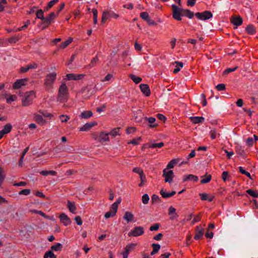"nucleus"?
I'll return each mask as SVG.
<instances>
[{
	"instance_id": "1",
	"label": "nucleus",
	"mask_w": 258,
	"mask_h": 258,
	"mask_svg": "<svg viewBox=\"0 0 258 258\" xmlns=\"http://www.w3.org/2000/svg\"><path fill=\"white\" fill-rule=\"evenodd\" d=\"M69 98V89L64 82L60 85L58 91V100L61 102H66Z\"/></svg>"
},
{
	"instance_id": "2",
	"label": "nucleus",
	"mask_w": 258,
	"mask_h": 258,
	"mask_svg": "<svg viewBox=\"0 0 258 258\" xmlns=\"http://www.w3.org/2000/svg\"><path fill=\"white\" fill-rule=\"evenodd\" d=\"M56 76L57 74L55 72L48 74L46 76L44 80V86L46 90L49 91L53 88Z\"/></svg>"
},
{
	"instance_id": "3",
	"label": "nucleus",
	"mask_w": 258,
	"mask_h": 258,
	"mask_svg": "<svg viewBox=\"0 0 258 258\" xmlns=\"http://www.w3.org/2000/svg\"><path fill=\"white\" fill-rule=\"evenodd\" d=\"M36 92L30 91L26 92L22 98V105L23 106H28L32 104L33 100L36 98Z\"/></svg>"
},
{
	"instance_id": "4",
	"label": "nucleus",
	"mask_w": 258,
	"mask_h": 258,
	"mask_svg": "<svg viewBox=\"0 0 258 258\" xmlns=\"http://www.w3.org/2000/svg\"><path fill=\"white\" fill-rule=\"evenodd\" d=\"M109 134L102 132L98 135L96 133H94L92 135V138L96 141L100 143H103L105 142H109Z\"/></svg>"
},
{
	"instance_id": "5",
	"label": "nucleus",
	"mask_w": 258,
	"mask_h": 258,
	"mask_svg": "<svg viewBox=\"0 0 258 258\" xmlns=\"http://www.w3.org/2000/svg\"><path fill=\"white\" fill-rule=\"evenodd\" d=\"M119 17V15L115 13L114 12L111 11H104L102 13L101 23L104 24L106 21L109 18H113L114 19H117Z\"/></svg>"
},
{
	"instance_id": "6",
	"label": "nucleus",
	"mask_w": 258,
	"mask_h": 258,
	"mask_svg": "<svg viewBox=\"0 0 258 258\" xmlns=\"http://www.w3.org/2000/svg\"><path fill=\"white\" fill-rule=\"evenodd\" d=\"M172 17L173 18L177 21L181 20V16L183 15V9L178 8L175 5H172Z\"/></svg>"
},
{
	"instance_id": "7",
	"label": "nucleus",
	"mask_w": 258,
	"mask_h": 258,
	"mask_svg": "<svg viewBox=\"0 0 258 258\" xmlns=\"http://www.w3.org/2000/svg\"><path fill=\"white\" fill-rule=\"evenodd\" d=\"M144 233V229L141 226L135 227L128 233L130 237H137L142 235Z\"/></svg>"
},
{
	"instance_id": "8",
	"label": "nucleus",
	"mask_w": 258,
	"mask_h": 258,
	"mask_svg": "<svg viewBox=\"0 0 258 258\" xmlns=\"http://www.w3.org/2000/svg\"><path fill=\"white\" fill-rule=\"evenodd\" d=\"M163 177L165 182L171 183L174 177V173L172 170L164 169L163 170Z\"/></svg>"
},
{
	"instance_id": "9",
	"label": "nucleus",
	"mask_w": 258,
	"mask_h": 258,
	"mask_svg": "<svg viewBox=\"0 0 258 258\" xmlns=\"http://www.w3.org/2000/svg\"><path fill=\"white\" fill-rule=\"evenodd\" d=\"M195 16L200 20L205 21L211 19L213 17V14L210 11H206L202 13H196Z\"/></svg>"
},
{
	"instance_id": "10",
	"label": "nucleus",
	"mask_w": 258,
	"mask_h": 258,
	"mask_svg": "<svg viewBox=\"0 0 258 258\" xmlns=\"http://www.w3.org/2000/svg\"><path fill=\"white\" fill-rule=\"evenodd\" d=\"M43 115L39 112L35 113L33 114L34 120L40 125H44L47 123L46 120L43 118Z\"/></svg>"
},
{
	"instance_id": "11",
	"label": "nucleus",
	"mask_w": 258,
	"mask_h": 258,
	"mask_svg": "<svg viewBox=\"0 0 258 258\" xmlns=\"http://www.w3.org/2000/svg\"><path fill=\"white\" fill-rule=\"evenodd\" d=\"M117 206L116 204H112L109 211L106 212L104 217L106 219H108L110 217H113L115 216L117 212Z\"/></svg>"
},
{
	"instance_id": "12",
	"label": "nucleus",
	"mask_w": 258,
	"mask_h": 258,
	"mask_svg": "<svg viewBox=\"0 0 258 258\" xmlns=\"http://www.w3.org/2000/svg\"><path fill=\"white\" fill-rule=\"evenodd\" d=\"M67 79L68 80H79L83 79L85 75L84 74H68L66 75Z\"/></svg>"
},
{
	"instance_id": "13",
	"label": "nucleus",
	"mask_w": 258,
	"mask_h": 258,
	"mask_svg": "<svg viewBox=\"0 0 258 258\" xmlns=\"http://www.w3.org/2000/svg\"><path fill=\"white\" fill-rule=\"evenodd\" d=\"M27 81V79L17 80L13 84V88L14 89H18L20 88L21 87L26 85Z\"/></svg>"
},
{
	"instance_id": "14",
	"label": "nucleus",
	"mask_w": 258,
	"mask_h": 258,
	"mask_svg": "<svg viewBox=\"0 0 258 258\" xmlns=\"http://www.w3.org/2000/svg\"><path fill=\"white\" fill-rule=\"evenodd\" d=\"M60 221L64 226L69 225L71 223V220L68 216L64 213H61L59 215Z\"/></svg>"
},
{
	"instance_id": "15",
	"label": "nucleus",
	"mask_w": 258,
	"mask_h": 258,
	"mask_svg": "<svg viewBox=\"0 0 258 258\" xmlns=\"http://www.w3.org/2000/svg\"><path fill=\"white\" fill-rule=\"evenodd\" d=\"M140 88L142 92L146 96H149L151 94L149 86L147 84H141L140 85Z\"/></svg>"
},
{
	"instance_id": "16",
	"label": "nucleus",
	"mask_w": 258,
	"mask_h": 258,
	"mask_svg": "<svg viewBox=\"0 0 258 258\" xmlns=\"http://www.w3.org/2000/svg\"><path fill=\"white\" fill-rule=\"evenodd\" d=\"M242 22V19L240 16H233L231 19V23L236 27L240 26Z\"/></svg>"
},
{
	"instance_id": "17",
	"label": "nucleus",
	"mask_w": 258,
	"mask_h": 258,
	"mask_svg": "<svg viewBox=\"0 0 258 258\" xmlns=\"http://www.w3.org/2000/svg\"><path fill=\"white\" fill-rule=\"evenodd\" d=\"M97 125V123L94 122H88L85 124L83 126L80 128L79 131L80 132H86L89 131L92 127Z\"/></svg>"
},
{
	"instance_id": "18",
	"label": "nucleus",
	"mask_w": 258,
	"mask_h": 258,
	"mask_svg": "<svg viewBox=\"0 0 258 258\" xmlns=\"http://www.w3.org/2000/svg\"><path fill=\"white\" fill-rule=\"evenodd\" d=\"M204 233V229L201 226H198L196 230V234L194 238L199 240L202 238Z\"/></svg>"
},
{
	"instance_id": "19",
	"label": "nucleus",
	"mask_w": 258,
	"mask_h": 258,
	"mask_svg": "<svg viewBox=\"0 0 258 258\" xmlns=\"http://www.w3.org/2000/svg\"><path fill=\"white\" fill-rule=\"evenodd\" d=\"M200 196L202 201H208L212 202L215 198V196L213 195H209L206 193L200 194Z\"/></svg>"
},
{
	"instance_id": "20",
	"label": "nucleus",
	"mask_w": 258,
	"mask_h": 258,
	"mask_svg": "<svg viewBox=\"0 0 258 258\" xmlns=\"http://www.w3.org/2000/svg\"><path fill=\"white\" fill-rule=\"evenodd\" d=\"M57 14L54 12H51L45 18V23L47 24H51L53 22V20L57 16Z\"/></svg>"
},
{
	"instance_id": "21",
	"label": "nucleus",
	"mask_w": 258,
	"mask_h": 258,
	"mask_svg": "<svg viewBox=\"0 0 258 258\" xmlns=\"http://www.w3.org/2000/svg\"><path fill=\"white\" fill-rule=\"evenodd\" d=\"M12 130V125L11 123H7L6 124L3 129L1 131H0L1 133H2L3 136H4L5 135L11 132Z\"/></svg>"
},
{
	"instance_id": "22",
	"label": "nucleus",
	"mask_w": 258,
	"mask_h": 258,
	"mask_svg": "<svg viewBox=\"0 0 258 258\" xmlns=\"http://www.w3.org/2000/svg\"><path fill=\"white\" fill-rule=\"evenodd\" d=\"M67 206L69 211L71 213L73 214H75L76 213L77 208L74 202H72L70 201H68Z\"/></svg>"
},
{
	"instance_id": "23",
	"label": "nucleus",
	"mask_w": 258,
	"mask_h": 258,
	"mask_svg": "<svg viewBox=\"0 0 258 258\" xmlns=\"http://www.w3.org/2000/svg\"><path fill=\"white\" fill-rule=\"evenodd\" d=\"M134 218V215L130 212H126L123 216V219L127 222L132 221Z\"/></svg>"
},
{
	"instance_id": "24",
	"label": "nucleus",
	"mask_w": 258,
	"mask_h": 258,
	"mask_svg": "<svg viewBox=\"0 0 258 258\" xmlns=\"http://www.w3.org/2000/svg\"><path fill=\"white\" fill-rule=\"evenodd\" d=\"M190 121L194 124L203 122L205 119L203 117L194 116L190 117Z\"/></svg>"
},
{
	"instance_id": "25",
	"label": "nucleus",
	"mask_w": 258,
	"mask_h": 258,
	"mask_svg": "<svg viewBox=\"0 0 258 258\" xmlns=\"http://www.w3.org/2000/svg\"><path fill=\"white\" fill-rule=\"evenodd\" d=\"M92 115H93L92 112L90 110H88V111H84L83 112H82L81 113L80 117L81 118L86 119V118H89L91 117V116H92Z\"/></svg>"
},
{
	"instance_id": "26",
	"label": "nucleus",
	"mask_w": 258,
	"mask_h": 258,
	"mask_svg": "<svg viewBox=\"0 0 258 258\" xmlns=\"http://www.w3.org/2000/svg\"><path fill=\"white\" fill-rule=\"evenodd\" d=\"M175 194L176 192L174 191H173L171 192H167L163 189L160 190V194L163 198H168L171 197Z\"/></svg>"
},
{
	"instance_id": "27",
	"label": "nucleus",
	"mask_w": 258,
	"mask_h": 258,
	"mask_svg": "<svg viewBox=\"0 0 258 258\" xmlns=\"http://www.w3.org/2000/svg\"><path fill=\"white\" fill-rule=\"evenodd\" d=\"M29 212L31 213L38 214L46 219H48L50 220L52 219V218H50L48 216H46V214L41 211H39L34 209H30L29 210Z\"/></svg>"
},
{
	"instance_id": "28",
	"label": "nucleus",
	"mask_w": 258,
	"mask_h": 258,
	"mask_svg": "<svg viewBox=\"0 0 258 258\" xmlns=\"http://www.w3.org/2000/svg\"><path fill=\"white\" fill-rule=\"evenodd\" d=\"M198 179L199 178L198 176L192 174H188L185 176L183 180L184 181L187 180H192L195 182H197L198 181Z\"/></svg>"
},
{
	"instance_id": "29",
	"label": "nucleus",
	"mask_w": 258,
	"mask_h": 258,
	"mask_svg": "<svg viewBox=\"0 0 258 258\" xmlns=\"http://www.w3.org/2000/svg\"><path fill=\"white\" fill-rule=\"evenodd\" d=\"M236 153L243 157H245L246 156L245 150L241 146H238L236 147Z\"/></svg>"
},
{
	"instance_id": "30",
	"label": "nucleus",
	"mask_w": 258,
	"mask_h": 258,
	"mask_svg": "<svg viewBox=\"0 0 258 258\" xmlns=\"http://www.w3.org/2000/svg\"><path fill=\"white\" fill-rule=\"evenodd\" d=\"M179 160L178 159H174L171 160L167 164V167L165 169H169L173 168L175 165L177 164Z\"/></svg>"
},
{
	"instance_id": "31",
	"label": "nucleus",
	"mask_w": 258,
	"mask_h": 258,
	"mask_svg": "<svg viewBox=\"0 0 258 258\" xmlns=\"http://www.w3.org/2000/svg\"><path fill=\"white\" fill-rule=\"evenodd\" d=\"M73 40V38L72 37H69L66 41H65L63 43H61L59 45V47L61 49H64L66 48Z\"/></svg>"
},
{
	"instance_id": "32",
	"label": "nucleus",
	"mask_w": 258,
	"mask_h": 258,
	"mask_svg": "<svg viewBox=\"0 0 258 258\" xmlns=\"http://www.w3.org/2000/svg\"><path fill=\"white\" fill-rule=\"evenodd\" d=\"M194 13L190 11V10L187 9H183L182 16H185L188 18L189 19H191L194 17Z\"/></svg>"
},
{
	"instance_id": "33",
	"label": "nucleus",
	"mask_w": 258,
	"mask_h": 258,
	"mask_svg": "<svg viewBox=\"0 0 258 258\" xmlns=\"http://www.w3.org/2000/svg\"><path fill=\"white\" fill-rule=\"evenodd\" d=\"M40 174L43 176H47L48 175L55 176L56 175V172L53 170H42L40 172Z\"/></svg>"
},
{
	"instance_id": "34",
	"label": "nucleus",
	"mask_w": 258,
	"mask_h": 258,
	"mask_svg": "<svg viewBox=\"0 0 258 258\" xmlns=\"http://www.w3.org/2000/svg\"><path fill=\"white\" fill-rule=\"evenodd\" d=\"M145 119L147 120L150 123V127H155L157 126V124H154L156 119L154 117H145Z\"/></svg>"
},
{
	"instance_id": "35",
	"label": "nucleus",
	"mask_w": 258,
	"mask_h": 258,
	"mask_svg": "<svg viewBox=\"0 0 258 258\" xmlns=\"http://www.w3.org/2000/svg\"><path fill=\"white\" fill-rule=\"evenodd\" d=\"M246 31L249 34L253 35L255 33V29L252 25H249L246 28Z\"/></svg>"
},
{
	"instance_id": "36",
	"label": "nucleus",
	"mask_w": 258,
	"mask_h": 258,
	"mask_svg": "<svg viewBox=\"0 0 258 258\" xmlns=\"http://www.w3.org/2000/svg\"><path fill=\"white\" fill-rule=\"evenodd\" d=\"M59 0H52L49 2L47 6L44 8V10L46 11H48L50 8H51L55 4H56Z\"/></svg>"
},
{
	"instance_id": "37",
	"label": "nucleus",
	"mask_w": 258,
	"mask_h": 258,
	"mask_svg": "<svg viewBox=\"0 0 258 258\" xmlns=\"http://www.w3.org/2000/svg\"><path fill=\"white\" fill-rule=\"evenodd\" d=\"M152 246L153 247V250L151 252V254L154 255L155 253H156L157 252H158V251H159V250L160 248V245L158 244L153 243L152 245Z\"/></svg>"
},
{
	"instance_id": "38",
	"label": "nucleus",
	"mask_w": 258,
	"mask_h": 258,
	"mask_svg": "<svg viewBox=\"0 0 258 258\" xmlns=\"http://www.w3.org/2000/svg\"><path fill=\"white\" fill-rule=\"evenodd\" d=\"M130 79L133 80L136 84H139L142 81V78L134 75L131 74L129 76Z\"/></svg>"
},
{
	"instance_id": "39",
	"label": "nucleus",
	"mask_w": 258,
	"mask_h": 258,
	"mask_svg": "<svg viewBox=\"0 0 258 258\" xmlns=\"http://www.w3.org/2000/svg\"><path fill=\"white\" fill-rule=\"evenodd\" d=\"M17 99V96L15 95H9L6 98V101L8 103H11L12 102L15 101Z\"/></svg>"
},
{
	"instance_id": "40",
	"label": "nucleus",
	"mask_w": 258,
	"mask_h": 258,
	"mask_svg": "<svg viewBox=\"0 0 258 258\" xmlns=\"http://www.w3.org/2000/svg\"><path fill=\"white\" fill-rule=\"evenodd\" d=\"M175 63L176 64V66L173 70V73L174 74L177 73L183 67V63L182 62L175 61Z\"/></svg>"
},
{
	"instance_id": "41",
	"label": "nucleus",
	"mask_w": 258,
	"mask_h": 258,
	"mask_svg": "<svg viewBox=\"0 0 258 258\" xmlns=\"http://www.w3.org/2000/svg\"><path fill=\"white\" fill-rule=\"evenodd\" d=\"M62 248V245L59 243H57L56 244L52 245L51 247V249L54 251H60Z\"/></svg>"
},
{
	"instance_id": "42",
	"label": "nucleus",
	"mask_w": 258,
	"mask_h": 258,
	"mask_svg": "<svg viewBox=\"0 0 258 258\" xmlns=\"http://www.w3.org/2000/svg\"><path fill=\"white\" fill-rule=\"evenodd\" d=\"M246 192L254 198H258V192L251 189H248Z\"/></svg>"
},
{
	"instance_id": "43",
	"label": "nucleus",
	"mask_w": 258,
	"mask_h": 258,
	"mask_svg": "<svg viewBox=\"0 0 258 258\" xmlns=\"http://www.w3.org/2000/svg\"><path fill=\"white\" fill-rule=\"evenodd\" d=\"M119 131L120 128L119 127H116L114 128L113 130L111 131L109 135H110L112 137H115L117 135H119Z\"/></svg>"
},
{
	"instance_id": "44",
	"label": "nucleus",
	"mask_w": 258,
	"mask_h": 258,
	"mask_svg": "<svg viewBox=\"0 0 258 258\" xmlns=\"http://www.w3.org/2000/svg\"><path fill=\"white\" fill-rule=\"evenodd\" d=\"M21 38V36L18 35L17 36H13L8 39V41L10 43H16Z\"/></svg>"
},
{
	"instance_id": "45",
	"label": "nucleus",
	"mask_w": 258,
	"mask_h": 258,
	"mask_svg": "<svg viewBox=\"0 0 258 258\" xmlns=\"http://www.w3.org/2000/svg\"><path fill=\"white\" fill-rule=\"evenodd\" d=\"M210 134L212 140L215 139L220 136V134L215 130H212L210 132Z\"/></svg>"
},
{
	"instance_id": "46",
	"label": "nucleus",
	"mask_w": 258,
	"mask_h": 258,
	"mask_svg": "<svg viewBox=\"0 0 258 258\" xmlns=\"http://www.w3.org/2000/svg\"><path fill=\"white\" fill-rule=\"evenodd\" d=\"M56 258V256L54 255L53 252L51 250L47 251L44 255V258Z\"/></svg>"
},
{
	"instance_id": "47",
	"label": "nucleus",
	"mask_w": 258,
	"mask_h": 258,
	"mask_svg": "<svg viewBox=\"0 0 258 258\" xmlns=\"http://www.w3.org/2000/svg\"><path fill=\"white\" fill-rule=\"evenodd\" d=\"M141 141V138L138 137L135 139H133L131 141L128 142V144H133L134 145H137L139 144L140 142Z\"/></svg>"
},
{
	"instance_id": "48",
	"label": "nucleus",
	"mask_w": 258,
	"mask_h": 258,
	"mask_svg": "<svg viewBox=\"0 0 258 258\" xmlns=\"http://www.w3.org/2000/svg\"><path fill=\"white\" fill-rule=\"evenodd\" d=\"M202 178H203L201 180V182L202 183H207L211 181L212 176L211 175H207L205 177V176H202Z\"/></svg>"
},
{
	"instance_id": "49",
	"label": "nucleus",
	"mask_w": 258,
	"mask_h": 258,
	"mask_svg": "<svg viewBox=\"0 0 258 258\" xmlns=\"http://www.w3.org/2000/svg\"><path fill=\"white\" fill-rule=\"evenodd\" d=\"M137 246L136 243H131L129 244H127L125 247L124 248L125 250H127L130 252L131 250L134 249Z\"/></svg>"
},
{
	"instance_id": "50",
	"label": "nucleus",
	"mask_w": 258,
	"mask_h": 258,
	"mask_svg": "<svg viewBox=\"0 0 258 258\" xmlns=\"http://www.w3.org/2000/svg\"><path fill=\"white\" fill-rule=\"evenodd\" d=\"M92 12L93 15V22L94 24H96L97 23L98 20H97V15H98V11L96 9H93Z\"/></svg>"
},
{
	"instance_id": "51",
	"label": "nucleus",
	"mask_w": 258,
	"mask_h": 258,
	"mask_svg": "<svg viewBox=\"0 0 258 258\" xmlns=\"http://www.w3.org/2000/svg\"><path fill=\"white\" fill-rule=\"evenodd\" d=\"M168 211H169V215H172V214H174V216H173L172 218L171 217L170 219H174V218L177 217V215L176 213H175V211H176V209L173 207L172 206H170L168 209Z\"/></svg>"
},
{
	"instance_id": "52",
	"label": "nucleus",
	"mask_w": 258,
	"mask_h": 258,
	"mask_svg": "<svg viewBox=\"0 0 258 258\" xmlns=\"http://www.w3.org/2000/svg\"><path fill=\"white\" fill-rule=\"evenodd\" d=\"M59 118L60 119L61 122H67L70 119L69 116L66 115H60L59 116Z\"/></svg>"
},
{
	"instance_id": "53",
	"label": "nucleus",
	"mask_w": 258,
	"mask_h": 258,
	"mask_svg": "<svg viewBox=\"0 0 258 258\" xmlns=\"http://www.w3.org/2000/svg\"><path fill=\"white\" fill-rule=\"evenodd\" d=\"M239 172L242 174H244V175H245L247 177H249V178H251V176H250V174L246 171V170H245L243 167H239Z\"/></svg>"
},
{
	"instance_id": "54",
	"label": "nucleus",
	"mask_w": 258,
	"mask_h": 258,
	"mask_svg": "<svg viewBox=\"0 0 258 258\" xmlns=\"http://www.w3.org/2000/svg\"><path fill=\"white\" fill-rule=\"evenodd\" d=\"M149 197L148 194H144L142 197V201L144 204H147L149 201Z\"/></svg>"
},
{
	"instance_id": "55",
	"label": "nucleus",
	"mask_w": 258,
	"mask_h": 258,
	"mask_svg": "<svg viewBox=\"0 0 258 258\" xmlns=\"http://www.w3.org/2000/svg\"><path fill=\"white\" fill-rule=\"evenodd\" d=\"M164 144L163 142L158 143H151V148L154 149L155 148H161L164 146Z\"/></svg>"
},
{
	"instance_id": "56",
	"label": "nucleus",
	"mask_w": 258,
	"mask_h": 258,
	"mask_svg": "<svg viewBox=\"0 0 258 258\" xmlns=\"http://www.w3.org/2000/svg\"><path fill=\"white\" fill-rule=\"evenodd\" d=\"M133 171L135 173L139 174L140 176L142 174H144V173L143 170L140 167H135L133 169Z\"/></svg>"
},
{
	"instance_id": "57",
	"label": "nucleus",
	"mask_w": 258,
	"mask_h": 258,
	"mask_svg": "<svg viewBox=\"0 0 258 258\" xmlns=\"http://www.w3.org/2000/svg\"><path fill=\"white\" fill-rule=\"evenodd\" d=\"M36 17L38 19L43 20L45 19L43 16V11L42 10H38L36 13Z\"/></svg>"
},
{
	"instance_id": "58",
	"label": "nucleus",
	"mask_w": 258,
	"mask_h": 258,
	"mask_svg": "<svg viewBox=\"0 0 258 258\" xmlns=\"http://www.w3.org/2000/svg\"><path fill=\"white\" fill-rule=\"evenodd\" d=\"M140 180H141V183L139 184V186L141 187L143 186L144 183L146 182V178L145 174L141 175L140 176Z\"/></svg>"
},
{
	"instance_id": "59",
	"label": "nucleus",
	"mask_w": 258,
	"mask_h": 258,
	"mask_svg": "<svg viewBox=\"0 0 258 258\" xmlns=\"http://www.w3.org/2000/svg\"><path fill=\"white\" fill-rule=\"evenodd\" d=\"M151 200L153 204L154 203H158L160 202V199L158 197V196L156 195H152L151 197Z\"/></svg>"
},
{
	"instance_id": "60",
	"label": "nucleus",
	"mask_w": 258,
	"mask_h": 258,
	"mask_svg": "<svg viewBox=\"0 0 258 258\" xmlns=\"http://www.w3.org/2000/svg\"><path fill=\"white\" fill-rule=\"evenodd\" d=\"M98 61V58L97 56L93 58L91 60L90 63L89 64V67L92 68V67H94Z\"/></svg>"
},
{
	"instance_id": "61",
	"label": "nucleus",
	"mask_w": 258,
	"mask_h": 258,
	"mask_svg": "<svg viewBox=\"0 0 258 258\" xmlns=\"http://www.w3.org/2000/svg\"><path fill=\"white\" fill-rule=\"evenodd\" d=\"M31 192V191L29 189H24L22 190H21L19 192V195H25L28 196L29 195Z\"/></svg>"
},
{
	"instance_id": "62",
	"label": "nucleus",
	"mask_w": 258,
	"mask_h": 258,
	"mask_svg": "<svg viewBox=\"0 0 258 258\" xmlns=\"http://www.w3.org/2000/svg\"><path fill=\"white\" fill-rule=\"evenodd\" d=\"M140 17L144 20L147 21L150 18L148 13L146 12H142L140 14Z\"/></svg>"
},
{
	"instance_id": "63",
	"label": "nucleus",
	"mask_w": 258,
	"mask_h": 258,
	"mask_svg": "<svg viewBox=\"0 0 258 258\" xmlns=\"http://www.w3.org/2000/svg\"><path fill=\"white\" fill-rule=\"evenodd\" d=\"M201 214H199L195 216L193 220L191 222V224H194L196 222H198L201 220Z\"/></svg>"
},
{
	"instance_id": "64",
	"label": "nucleus",
	"mask_w": 258,
	"mask_h": 258,
	"mask_svg": "<svg viewBox=\"0 0 258 258\" xmlns=\"http://www.w3.org/2000/svg\"><path fill=\"white\" fill-rule=\"evenodd\" d=\"M254 143V141L253 139L252 138H248L246 139V143L249 147L252 146L253 145Z\"/></svg>"
}]
</instances>
